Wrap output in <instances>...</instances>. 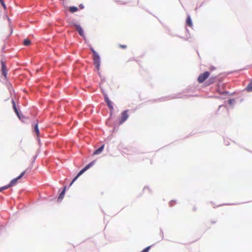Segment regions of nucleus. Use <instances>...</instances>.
Returning <instances> with one entry per match:
<instances>
[{
	"mask_svg": "<svg viewBox=\"0 0 252 252\" xmlns=\"http://www.w3.org/2000/svg\"><path fill=\"white\" fill-rule=\"evenodd\" d=\"M95 163V160H94L91 162L90 163L87 164L84 168H83L77 175V176L72 180V182L70 184V186H71L73 183L77 180V179L84 172H85L86 170L89 169L90 167H92Z\"/></svg>",
	"mask_w": 252,
	"mask_h": 252,
	"instance_id": "nucleus-1",
	"label": "nucleus"
},
{
	"mask_svg": "<svg viewBox=\"0 0 252 252\" xmlns=\"http://www.w3.org/2000/svg\"><path fill=\"white\" fill-rule=\"evenodd\" d=\"M92 52L93 53V61L94 64L97 70L98 71L100 68V57L98 54L94 50L93 48H91Z\"/></svg>",
	"mask_w": 252,
	"mask_h": 252,
	"instance_id": "nucleus-2",
	"label": "nucleus"
},
{
	"mask_svg": "<svg viewBox=\"0 0 252 252\" xmlns=\"http://www.w3.org/2000/svg\"><path fill=\"white\" fill-rule=\"evenodd\" d=\"M210 73L209 71H205L201 73L197 78V81L199 83H202L209 78Z\"/></svg>",
	"mask_w": 252,
	"mask_h": 252,
	"instance_id": "nucleus-3",
	"label": "nucleus"
},
{
	"mask_svg": "<svg viewBox=\"0 0 252 252\" xmlns=\"http://www.w3.org/2000/svg\"><path fill=\"white\" fill-rule=\"evenodd\" d=\"M216 90L219 94H221L225 93V84L222 82L219 81L218 83H217L216 84Z\"/></svg>",
	"mask_w": 252,
	"mask_h": 252,
	"instance_id": "nucleus-4",
	"label": "nucleus"
},
{
	"mask_svg": "<svg viewBox=\"0 0 252 252\" xmlns=\"http://www.w3.org/2000/svg\"><path fill=\"white\" fill-rule=\"evenodd\" d=\"M26 170L23 171L18 177H17V178H16L15 179H12L10 181V183L9 184L10 187L15 185L17 183L18 180L19 179H20L25 175V174L26 173Z\"/></svg>",
	"mask_w": 252,
	"mask_h": 252,
	"instance_id": "nucleus-5",
	"label": "nucleus"
},
{
	"mask_svg": "<svg viewBox=\"0 0 252 252\" xmlns=\"http://www.w3.org/2000/svg\"><path fill=\"white\" fill-rule=\"evenodd\" d=\"M128 110L123 111L121 114V120L120 124H121L126 121L128 118Z\"/></svg>",
	"mask_w": 252,
	"mask_h": 252,
	"instance_id": "nucleus-6",
	"label": "nucleus"
},
{
	"mask_svg": "<svg viewBox=\"0 0 252 252\" xmlns=\"http://www.w3.org/2000/svg\"><path fill=\"white\" fill-rule=\"evenodd\" d=\"M0 63H1V64L2 74L6 78V74H7V70L6 69V66L5 62L4 61H1Z\"/></svg>",
	"mask_w": 252,
	"mask_h": 252,
	"instance_id": "nucleus-7",
	"label": "nucleus"
},
{
	"mask_svg": "<svg viewBox=\"0 0 252 252\" xmlns=\"http://www.w3.org/2000/svg\"><path fill=\"white\" fill-rule=\"evenodd\" d=\"M105 99L106 102L107 103V105L109 108V109L111 110V113L112 112V111L113 110V107L112 105L111 101L109 99L108 96L106 94H104Z\"/></svg>",
	"mask_w": 252,
	"mask_h": 252,
	"instance_id": "nucleus-8",
	"label": "nucleus"
},
{
	"mask_svg": "<svg viewBox=\"0 0 252 252\" xmlns=\"http://www.w3.org/2000/svg\"><path fill=\"white\" fill-rule=\"evenodd\" d=\"M216 77H211L205 83V86H208L215 82Z\"/></svg>",
	"mask_w": 252,
	"mask_h": 252,
	"instance_id": "nucleus-9",
	"label": "nucleus"
},
{
	"mask_svg": "<svg viewBox=\"0 0 252 252\" xmlns=\"http://www.w3.org/2000/svg\"><path fill=\"white\" fill-rule=\"evenodd\" d=\"M75 28H76V30L77 31V32H78L80 35L84 37H85L84 33L83 30L82 28V27L80 25H75Z\"/></svg>",
	"mask_w": 252,
	"mask_h": 252,
	"instance_id": "nucleus-10",
	"label": "nucleus"
},
{
	"mask_svg": "<svg viewBox=\"0 0 252 252\" xmlns=\"http://www.w3.org/2000/svg\"><path fill=\"white\" fill-rule=\"evenodd\" d=\"M104 145H103L102 146H101L100 148H99L98 149H97V150H96L94 152V154L93 155H98L100 153H101L102 152V151H103V149H104Z\"/></svg>",
	"mask_w": 252,
	"mask_h": 252,
	"instance_id": "nucleus-11",
	"label": "nucleus"
},
{
	"mask_svg": "<svg viewBox=\"0 0 252 252\" xmlns=\"http://www.w3.org/2000/svg\"><path fill=\"white\" fill-rule=\"evenodd\" d=\"M186 24H187V25H188V26H189L190 27H192V21H191V19L190 17L189 16H188L187 18Z\"/></svg>",
	"mask_w": 252,
	"mask_h": 252,
	"instance_id": "nucleus-12",
	"label": "nucleus"
},
{
	"mask_svg": "<svg viewBox=\"0 0 252 252\" xmlns=\"http://www.w3.org/2000/svg\"><path fill=\"white\" fill-rule=\"evenodd\" d=\"M65 189H66V187H65L63 188V191L60 193V194L58 197V200H62L64 197Z\"/></svg>",
	"mask_w": 252,
	"mask_h": 252,
	"instance_id": "nucleus-13",
	"label": "nucleus"
},
{
	"mask_svg": "<svg viewBox=\"0 0 252 252\" xmlns=\"http://www.w3.org/2000/svg\"><path fill=\"white\" fill-rule=\"evenodd\" d=\"M69 10L71 13H74L78 10V7L76 6H70L69 8Z\"/></svg>",
	"mask_w": 252,
	"mask_h": 252,
	"instance_id": "nucleus-14",
	"label": "nucleus"
},
{
	"mask_svg": "<svg viewBox=\"0 0 252 252\" xmlns=\"http://www.w3.org/2000/svg\"><path fill=\"white\" fill-rule=\"evenodd\" d=\"M34 131L36 133V135L38 136L39 134V131L38 129V124L37 123L35 124L34 125Z\"/></svg>",
	"mask_w": 252,
	"mask_h": 252,
	"instance_id": "nucleus-15",
	"label": "nucleus"
},
{
	"mask_svg": "<svg viewBox=\"0 0 252 252\" xmlns=\"http://www.w3.org/2000/svg\"><path fill=\"white\" fill-rule=\"evenodd\" d=\"M12 104H13V108L15 112L16 113L17 115L20 118L18 109L16 108V104H15V103L14 100H12Z\"/></svg>",
	"mask_w": 252,
	"mask_h": 252,
	"instance_id": "nucleus-16",
	"label": "nucleus"
},
{
	"mask_svg": "<svg viewBox=\"0 0 252 252\" xmlns=\"http://www.w3.org/2000/svg\"><path fill=\"white\" fill-rule=\"evenodd\" d=\"M246 90L249 92H252V82L250 83L246 88Z\"/></svg>",
	"mask_w": 252,
	"mask_h": 252,
	"instance_id": "nucleus-17",
	"label": "nucleus"
},
{
	"mask_svg": "<svg viewBox=\"0 0 252 252\" xmlns=\"http://www.w3.org/2000/svg\"><path fill=\"white\" fill-rule=\"evenodd\" d=\"M23 43L25 46H29L31 44V41L28 39H26L24 40Z\"/></svg>",
	"mask_w": 252,
	"mask_h": 252,
	"instance_id": "nucleus-18",
	"label": "nucleus"
},
{
	"mask_svg": "<svg viewBox=\"0 0 252 252\" xmlns=\"http://www.w3.org/2000/svg\"><path fill=\"white\" fill-rule=\"evenodd\" d=\"M68 23H69V26H70L71 27H75V25H78L77 24L73 23V22H69Z\"/></svg>",
	"mask_w": 252,
	"mask_h": 252,
	"instance_id": "nucleus-19",
	"label": "nucleus"
},
{
	"mask_svg": "<svg viewBox=\"0 0 252 252\" xmlns=\"http://www.w3.org/2000/svg\"><path fill=\"white\" fill-rule=\"evenodd\" d=\"M150 248H151V246H148L147 248H146L145 249H144L141 252H148Z\"/></svg>",
	"mask_w": 252,
	"mask_h": 252,
	"instance_id": "nucleus-20",
	"label": "nucleus"
},
{
	"mask_svg": "<svg viewBox=\"0 0 252 252\" xmlns=\"http://www.w3.org/2000/svg\"><path fill=\"white\" fill-rule=\"evenodd\" d=\"M10 187V185L8 184L6 186H3V187H1L2 188V189L3 190H5V189H6L8 188H9Z\"/></svg>",
	"mask_w": 252,
	"mask_h": 252,
	"instance_id": "nucleus-21",
	"label": "nucleus"
},
{
	"mask_svg": "<svg viewBox=\"0 0 252 252\" xmlns=\"http://www.w3.org/2000/svg\"><path fill=\"white\" fill-rule=\"evenodd\" d=\"M119 47L121 48H123V49H126L127 46L126 45H122V44H120L119 45Z\"/></svg>",
	"mask_w": 252,
	"mask_h": 252,
	"instance_id": "nucleus-22",
	"label": "nucleus"
},
{
	"mask_svg": "<svg viewBox=\"0 0 252 252\" xmlns=\"http://www.w3.org/2000/svg\"><path fill=\"white\" fill-rule=\"evenodd\" d=\"M1 4H2V6L4 7V9L6 8L5 4H4L3 0H1L0 1Z\"/></svg>",
	"mask_w": 252,
	"mask_h": 252,
	"instance_id": "nucleus-23",
	"label": "nucleus"
},
{
	"mask_svg": "<svg viewBox=\"0 0 252 252\" xmlns=\"http://www.w3.org/2000/svg\"><path fill=\"white\" fill-rule=\"evenodd\" d=\"M175 203V201L173 200H172L170 202V205L171 206H172L174 205Z\"/></svg>",
	"mask_w": 252,
	"mask_h": 252,
	"instance_id": "nucleus-24",
	"label": "nucleus"
},
{
	"mask_svg": "<svg viewBox=\"0 0 252 252\" xmlns=\"http://www.w3.org/2000/svg\"><path fill=\"white\" fill-rule=\"evenodd\" d=\"M79 7H80V9H83L84 7V5L82 4H80L79 5Z\"/></svg>",
	"mask_w": 252,
	"mask_h": 252,
	"instance_id": "nucleus-25",
	"label": "nucleus"
},
{
	"mask_svg": "<svg viewBox=\"0 0 252 252\" xmlns=\"http://www.w3.org/2000/svg\"><path fill=\"white\" fill-rule=\"evenodd\" d=\"M3 190L2 189V188L0 187V192L2 191Z\"/></svg>",
	"mask_w": 252,
	"mask_h": 252,
	"instance_id": "nucleus-26",
	"label": "nucleus"
},
{
	"mask_svg": "<svg viewBox=\"0 0 252 252\" xmlns=\"http://www.w3.org/2000/svg\"><path fill=\"white\" fill-rule=\"evenodd\" d=\"M196 210V208L194 207V208L193 209V210L195 211Z\"/></svg>",
	"mask_w": 252,
	"mask_h": 252,
	"instance_id": "nucleus-27",
	"label": "nucleus"
}]
</instances>
